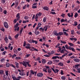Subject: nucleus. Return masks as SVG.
<instances>
[{"mask_svg": "<svg viewBox=\"0 0 80 80\" xmlns=\"http://www.w3.org/2000/svg\"><path fill=\"white\" fill-rule=\"evenodd\" d=\"M58 34L59 36H58L57 37V38L58 40H59L60 39V36H61V35H63V33L62 32H58Z\"/></svg>", "mask_w": 80, "mask_h": 80, "instance_id": "f257e3e1", "label": "nucleus"}, {"mask_svg": "<svg viewBox=\"0 0 80 80\" xmlns=\"http://www.w3.org/2000/svg\"><path fill=\"white\" fill-rule=\"evenodd\" d=\"M29 63H30V61H29L28 62L26 61V62H25V68L27 67V65H28V67H31V65H30Z\"/></svg>", "mask_w": 80, "mask_h": 80, "instance_id": "f03ea898", "label": "nucleus"}, {"mask_svg": "<svg viewBox=\"0 0 80 80\" xmlns=\"http://www.w3.org/2000/svg\"><path fill=\"white\" fill-rule=\"evenodd\" d=\"M4 25L5 28H8V24L7 22H5L4 23Z\"/></svg>", "mask_w": 80, "mask_h": 80, "instance_id": "7ed1b4c3", "label": "nucleus"}, {"mask_svg": "<svg viewBox=\"0 0 80 80\" xmlns=\"http://www.w3.org/2000/svg\"><path fill=\"white\" fill-rule=\"evenodd\" d=\"M80 64H77L75 65V66H74L73 68H76V69H78V67H80Z\"/></svg>", "mask_w": 80, "mask_h": 80, "instance_id": "20e7f679", "label": "nucleus"}, {"mask_svg": "<svg viewBox=\"0 0 80 80\" xmlns=\"http://www.w3.org/2000/svg\"><path fill=\"white\" fill-rule=\"evenodd\" d=\"M43 75V74L42 73H38L37 75V77H42Z\"/></svg>", "mask_w": 80, "mask_h": 80, "instance_id": "39448f33", "label": "nucleus"}, {"mask_svg": "<svg viewBox=\"0 0 80 80\" xmlns=\"http://www.w3.org/2000/svg\"><path fill=\"white\" fill-rule=\"evenodd\" d=\"M16 18H17V20H19L20 18V13H18L16 16Z\"/></svg>", "mask_w": 80, "mask_h": 80, "instance_id": "423d86ee", "label": "nucleus"}, {"mask_svg": "<svg viewBox=\"0 0 80 80\" xmlns=\"http://www.w3.org/2000/svg\"><path fill=\"white\" fill-rule=\"evenodd\" d=\"M71 14V15H70V13H68V16L69 17H73V13L72 12Z\"/></svg>", "mask_w": 80, "mask_h": 80, "instance_id": "0eeeda50", "label": "nucleus"}, {"mask_svg": "<svg viewBox=\"0 0 80 80\" xmlns=\"http://www.w3.org/2000/svg\"><path fill=\"white\" fill-rule=\"evenodd\" d=\"M4 40L6 42V43H8V39L7 36H5Z\"/></svg>", "mask_w": 80, "mask_h": 80, "instance_id": "6e6552de", "label": "nucleus"}, {"mask_svg": "<svg viewBox=\"0 0 80 80\" xmlns=\"http://www.w3.org/2000/svg\"><path fill=\"white\" fill-rule=\"evenodd\" d=\"M19 74L21 76H25V73L24 72H23V71H22L20 72H19Z\"/></svg>", "mask_w": 80, "mask_h": 80, "instance_id": "1a4fd4ad", "label": "nucleus"}, {"mask_svg": "<svg viewBox=\"0 0 80 80\" xmlns=\"http://www.w3.org/2000/svg\"><path fill=\"white\" fill-rule=\"evenodd\" d=\"M34 33L35 35H39V34H40V32H39L38 31H37V30L36 29L35 30Z\"/></svg>", "mask_w": 80, "mask_h": 80, "instance_id": "9d476101", "label": "nucleus"}, {"mask_svg": "<svg viewBox=\"0 0 80 80\" xmlns=\"http://www.w3.org/2000/svg\"><path fill=\"white\" fill-rule=\"evenodd\" d=\"M73 60L75 62H79L80 61V59L77 58H74Z\"/></svg>", "mask_w": 80, "mask_h": 80, "instance_id": "9b49d317", "label": "nucleus"}, {"mask_svg": "<svg viewBox=\"0 0 80 80\" xmlns=\"http://www.w3.org/2000/svg\"><path fill=\"white\" fill-rule=\"evenodd\" d=\"M38 30L40 31V32H44L45 29L44 28H43L42 27H41L39 28V29H38Z\"/></svg>", "mask_w": 80, "mask_h": 80, "instance_id": "f8f14e48", "label": "nucleus"}, {"mask_svg": "<svg viewBox=\"0 0 80 80\" xmlns=\"http://www.w3.org/2000/svg\"><path fill=\"white\" fill-rule=\"evenodd\" d=\"M3 80H7V77L6 75L5 74H3Z\"/></svg>", "mask_w": 80, "mask_h": 80, "instance_id": "ddd939ff", "label": "nucleus"}, {"mask_svg": "<svg viewBox=\"0 0 80 80\" xmlns=\"http://www.w3.org/2000/svg\"><path fill=\"white\" fill-rule=\"evenodd\" d=\"M62 48H63V49H62L64 50V51H65V52H67V53H69V52H68V51L66 50V49L65 48V46H63L62 47Z\"/></svg>", "mask_w": 80, "mask_h": 80, "instance_id": "4468645a", "label": "nucleus"}, {"mask_svg": "<svg viewBox=\"0 0 80 80\" xmlns=\"http://www.w3.org/2000/svg\"><path fill=\"white\" fill-rule=\"evenodd\" d=\"M30 50L32 51H37V52H38V49H36V48H34V47H32V49H30Z\"/></svg>", "mask_w": 80, "mask_h": 80, "instance_id": "2eb2a0df", "label": "nucleus"}, {"mask_svg": "<svg viewBox=\"0 0 80 80\" xmlns=\"http://www.w3.org/2000/svg\"><path fill=\"white\" fill-rule=\"evenodd\" d=\"M32 43H35V44H37L38 43V42L36 40H34L33 39H32Z\"/></svg>", "mask_w": 80, "mask_h": 80, "instance_id": "dca6fc26", "label": "nucleus"}, {"mask_svg": "<svg viewBox=\"0 0 80 80\" xmlns=\"http://www.w3.org/2000/svg\"><path fill=\"white\" fill-rule=\"evenodd\" d=\"M65 47L66 48V49H67L68 50V49H69L70 50V48H71V47L68 46L67 44H66L65 45Z\"/></svg>", "mask_w": 80, "mask_h": 80, "instance_id": "f3484780", "label": "nucleus"}, {"mask_svg": "<svg viewBox=\"0 0 80 80\" xmlns=\"http://www.w3.org/2000/svg\"><path fill=\"white\" fill-rule=\"evenodd\" d=\"M43 10H49V8L48 7H47V6H45L43 8Z\"/></svg>", "mask_w": 80, "mask_h": 80, "instance_id": "a211bd4d", "label": "nucleus"}, {"mask_svg": "<svg viewBox=\"0 0 80 80\" xmlns=\"http://www.w3.org/2000/svg\"><path fill=\"white\" fill-rule=\"evenodd\" d=\"M58 65L59 66H61V67H62L63 66V63L62 62H60L58 64Z\"/></svg>", "mask_w": 80, "mask_h": 80, "instance_id": "6ab92c4d", "label": "nucleus"}, {"mask_svg": "<svg viewBox=\"0 0 80 80\" xmlns=\"http://www.w3.org/2000/svg\"><path fill=\"white\" fill-rule=\"evenodd\" d=\"M26 62V61H23V62H20V63L21 64H22V65H23V66H24L25 67V63Z\"/></svg>", "mask_w": 80, "mask_h": 80, "instance_id": "aec40b11", "label": "nucleus"}, {"mask_svg": "<svg viewBox=\"0 0 80 80\" xmlns=\"http://www.w3.org/2000/svg\"><path fill=\"white\" fill-rule=\"evenodd\" d=\"M54 33L55 35V36H58V33H57V31H55L54 32Z\"/></svg>", "mask_w": 80, "mask_h": 80, "instance_id": "412c9836", "label": "nucleus"}, {"mask_svg": "<svg viewBox=\"0 0 80 80\" xmlns=\"http://www.w3.org/2000/svg\"><path fill=\"white\" fill-rule=\"evenodd\" d=\"M77 25H78V22L76 21L74 22V24H72L74 27H75V26H77Z\"/></svg>", "mask_w": 80, "mask_h": 80, "instance_id": "4be33fe9", "label": "nucleus"}, {"mask_svg": "<svg viewBox=\"0 0 80 80\" xmlns=\"http://www.w3.org/2000/svg\"><path fill=\"white\" fill-rule=\"evenodd\" d=\"M23 28H22L20 30L19 32L20 33V35H22V32H23Z\"/></svg>", "mask_w": 80, "mask_h": 80, "instance_id": "5701e85b", "label": "nucleus"}, {"mask_svg": "<svg viewBox=\"0 0 80 80\" xmlns=\"http://www.w3.org/2000/svg\"><path fill=\"white\" fill-rule=\"evenodd\" d=\"M48 73H52V70H51V69L50 68L48 69Z\"/></svg>", "mask_w": 80, "mask_h": 80, "instance_id": "b1692460", "label": "nucleus"}, {"mask_svg": "<svg viewBox=\"0 0 80 80\" xmlns=\"http://www.w3.org/2000/svg\"><path fill=\"white\" fill-rule=\"evenodd\" d=\"M69 50H72V52H75V49H74V48H73L72 47H71Z\"/></svg>", "mask_w": 80, "mask_h": 80, "instance_id": "393cba45", "label": "nucleus"}, {"mask_svg": "<svg viewBox=\"0 0 80 80\" xmlns=\"http://www.w3.org/2000/svg\"><path fill=\"white\" fill-rule=\"evenodd\" d=\"M6 67H10V63L8 62H6Z\"/></svg>", "mask_w": 80, "mask_h": 80, "instance_id": "a878e982", "label": "nucleus"}, {"mask_svg": "<svg viewBox=\"0 0 80 80\" xmlns=\"http://www.w3.org/2000/svg\"><path fill=\"white\" fill-rule=\"evenodd\" d=\"M53 61V62H56V63H58V62H60V61L59 60H57V59H56L55 60H54Z\"/></svg>", "mask_w": 80, "mask_h": 80, "instance_id": "bb28decb", "label": "nucleus"}, {"mask_svg": "<svg viewBox=\"0 0 80 80\" xmlns=\"http://www.w3.org/2000/svg\"><path fill=\"white\" fill-rule=\"evenodd\" d=\"M68 44L71 46V47H73L74 45V44H72V43L69 42L68 43Z\"/></svg>", "mask_w": 80, "mask_h": 80, "instance_id": "cd10ccee", "label": "nucleus"}, {"mask_svg": "<svg viewBox=\"0 0 80 80\" xmlns=\"http://www.w3.org/2000/svg\"><path fill=\"white\" fill-rule=\"evenodd\" d=\"M78 14L77 12L75 13L74 15V17L75 18H77V17H78Z\"/></svg>", "mask_w": 80, "mask_h": 80, "instance_id": "c85d7f7f", "label": "nucleus"}, {"mask_svg": "<svg viewBox=\"0 0 80 80\" xmlns=\"http://www.w3.org/2000/svg\"><path fill=\"white\" fill-rule=\"evenodd\" d=\"M47 20V17H45L44 18H43V22L45 23V22H46V20Z\"/></svg>", "mask_w": 80, "mask_h": 80, "instance_id": "c756f323", "label": "nucleus"}, {"mask_svg": "<svg viewBox=\"0 0 80 80\" xmlns=\"http://www.w3.org/2000/svg\"><path fill=\"white\" fill-rule=\"evenodd\" d=\"M61 79L62 80H65L66 79V77L65 76H63L62 77H61Z\"/></svg>", "mask_w": 80, "mask_h": 80, "instance_id": "7c9ffc66", "label": "nucleus"}, {"mask_svg": "<svg viewBox=\"0 0 80 80\" xmlns=\"http://www.w3.org/2000/svg\"><path fill=\"white\" fill-rule=\"evenodd\" d=\"M35 71H34L32 70H31L30 71V72H31V74H33V75H34V74H35Z\"/></svg>", "mask_w": 80, "mask_h": 80, "instance_id": "2f4dec72", "label": "nucleus"}, {"mask_svg": "<svg viewBox=\"0 0 80 80\" xmlns=\"http://www.w3.org/2000/svg\"><path fill=\"white\" fill-rule=\"evenodd\" d=\"M42 62L43 63H46V60L45 59H42Z\"/></svg>", "mask_w": 80, "mask_h": 80, "instance_id": "473e14b6", "label": "nucleus"}, {"mask_svg": "<svg viewBox=\"0 0 80 80\" xmlns=\"http://www.w3.org/2000/svg\"><path fill=\"white\" fill-rule=\"evenodd\" d=\"M12 78H13L14 80H16L17 78L15 77V76H13V75H12Z\"/></svg>", "mask_w": 80, "mask_h": 80, "instance_id": "72a5a7b5", "label": "nucleus"}, {"mask_svg": "<svg viewBox=\"0 0 80 80\" xmlns=\"http://www.w3.org/2000/svg\"><path fill=\"white\" fill-rule=\"evenodd\" d=\"M19 36V34H17L15 36V38H18V36Z\"/></svg>", "mask_w": 80, "mask_h": 80, "instance_id": "f704fd0d", "label": "nucleus"}, {"mask_svg": "<svg viewBox=\"0 0 80 80\" xmlns=\"http://www.w3.org/2000/svg\"><path fill=\"white\" fill-rule=\"evenodd\" d=\"M26 48H27L28 49H30L31 48V47L30 46H26L25 47Z\"/></svg>", "mask_w": 80, "mask_h": 80, "instance_id": "c9c22d12", "label": "nucleus"}, {"mask_svg": "<svg viewBox=\"0 0 80 80\" xmlns=\"http://www.w3.org/2000/svg\"><path fill=\"white\" fill-rule=\"evenodd\" d=\"M61 17H62L63 18H65V14L64 13H62L61 15Z\"/></svg>", "mask_w": 80, "mask_h": 80, "instance_id": "e433bc0d", "label": "nucleus"}, {"mask_svg": "<svg viewBox=\"0 0 80 80\" xmlns=\"http://www.w3.org/2000/svg\"><path fill=\"white\" fill-rule=\"evenodd\" d=\"M6 53H7V51H5L2 52V55H5V54Z\"/></svg>", "mask_w": 80, "mask_h": 80, "instance_id": "4c0bfd02", "label": "nucleus"}, {"mask_svg": "<svg viewBox=\"0 0 80 80\" xmlns=\"http://www.w3.org/2000/svg\"><path fill=\"white\" fill-rule=\"evenodd\" d=\"M51 68L52 70V71L54 72L55 73H57V72L55 70V69H54L53 68Z\"/></svg>", "mask_w": 80, "mask_h": 80, "instance_id": "58836bf2", "label": "nucleus"}, {"mask_svg": "<svg viewBox=\"0 0 80 80\" xmlns=\"http://www.w3.org/2000/svg\"><path fill=\"white\" fill-rule=\"evenodd\" d=\"M60 53H64L65 52L64 51V50L62 49L60 52Z\"/></svg>", "mask_w": 80, "mask_h": 80, "instance_id": "ea45409f", "label": "nucleus"}, {"mask_svg": "<svg viewBox=\"0 0 80 80\" xmlns=\"http://www.w3.org/2000/svg\"><path fill=\"white\" fill-rule=\"evenodd\" d=\"M38 16L37 14H36L35 16V19H38Z\"/></svg>", "mask_w": 80, "mask_h": 80, "instance_id": "a19ab883", "label": "nucleus"}, {"mask_svg": "<svg viewBox=\"0 0 80 80\" xmlns=\"http://www.w3.org/2000/svg\"><path fill=\"white\" fill-rule=\"evenodd\" d=\"M19 25V24L18 23H17L14 26V27L15 28H17L18 27V26Z\"/></svg>", "mask_w": 80, "mask_h": 80, "instance_id": "79ce46f5", "label": "nucleus"}, {"mask_svg": "<svg viewBox=\"0 0 80 80\" xmlns=\"http://www.w3.org/2000/svg\"><path fill=\"white\" fill-rule=\"evenodd\" d=\"M47 69L46 68H44L43 71H44V72H46V73H47Z\"/></svg>", "mask_w": 80, "mask_h": 80, "instance_id": "37998d69", "label": "nucleus"}, {"mask_svg": "<svg viewBox=\"0 0 80 80\" xmlns=\"http://www.w3.org/2000/svg\"><path fill=\"white\" fill-rule=\"evenodd\" d=\"M38 16H41L42 15V13L41 12H39L38 13H37Z\"/></svg>", "mask_w": 80, "mask_h": 80, "instance_id": "c03bdc74", "label": "nucleus"}, {"mask_svg": "<svg viewBox=\"0 0 80 80\" xmlns=\"http://www.w3.org/2000/svg\"><path fill=\"white\" fill-rule=\"evenodd\" d=\"M52 63V61H50L48 62V65H51Z\"/></svg>", "mask_w": 80, "mask_h": 80, "instance_id": "a18cd8bd", "label": "nucleus"}, {"mask_svg": "<svg viewBox=\"0 0 80 80\" xmlns=\"http://www.w3.org/2000/svg\"><path fill=\"white\" fill-rule=\"evenodd\" d=\"M17 21H18V20H17V19H14V21H13L14 23H17Z\"/></svg>", "mask_w": 80, "mask_h": 80, "instance_id": "49530a36", "label": "nucleus"}, {"mask_svg": "<svg viewBox=\"0 0 80 80\" xmlns=\"http://www.w3.org/2000/svg\"><path fill=\"white\" fill-rule=\"evenodd\" d=\"M38 27H40L42 26V24L40 22H38Z\"/></svg>", "mask_w": 80, "mask_h": 80, "instance_id": "de8ad7c7", "label": "nucleus"}, {"mask_svg": "<svg viewBox=\"0 0 80 80\" xmlns=\"http://www.w3.org/2000/svg\"><path fill=\"white\" fill-rule=\"evenodd\" d=\"M5 59L4 58H2L1 60V62H5Z\"/></svg>", "mask_w": 80, "mask_h": 80, "instance_id": "09e8293b", "label": "nucleus"}, {"mask_svg": "<svg viewBox=\"0 0 80 80\" xmlns=\"http://www.w3.org/2000/svg\"><path fill=\"white\" fill-rule=\"evenodd\" d=\"M28 42H29V43H32V39L29 40H28Z\"/></svg>", "mask_w": 80, "mask_h": 80, "instance_id": "8fccbe9b", "label": "nucleus"}, {"mask_svg": "<svg viewBox=\"0 0 80 80\" xmlns=\"http://www.w3.org/2000/svg\"><path fill=\"white\" fill-rule=\"evenodd\" d=\"M63 33H64V35H66V36H68V34L66 32H64Z\"/></svg>", "mask_w": 80, "mask_h": 80, "instance_id": "3c124183", "label": "nucleus"}, {"mask_svg": "<svg viewBox=\"0 0 80 80\" xmlns=\"http://www.w3.org/2000/svg\"><path fill=\"white\" fill-rule=\"evenodd\" d=\"M6 75L7 76H8V71H6Z\"/></svg>", "mask_w": 80, "mask_h": 80, "instance_id": "603ef678", "label": "nucleus"}, {"mask_svg": "<svg viewBox=\"0 0 80 80\" xmlns=\"http://www.w3.org/2000/svg\"><path fill=\"white\" fill-rule=\"evenodd\" d=\"M19 65V64L18 63V62H16V66H17V68H18V65Z\"/></svg>", "mask_w": 80, "mask_h": 80, "instance_id": "864d4df0", "label": "nucleus"}, {"mask_svg": "<svg viewBox=\"0 0 80 80\" xmlns=\"http://www.w3.org/2000/svg\"><path fill=\"white\" fill-rule=\"evenodd\" d=\"M18 2H17L16 3L15 8H16V7H17V6H18Z\"/></svg>", "mask_w": 80, "mask_h": 80, "instance_id": "5fc2aeb1", "label": "nucleus"}, {"mask_svg": "<svg viewBox=\"0 0 80 80\" xmlns=\"http://www.w3.org/2000/svg\"><path fill=\"white\" fill-rule=\"evenodd\" d=\"M24 19L25 20H28V17L27 16H25L24 17Z\"/></svg>", "mask_w": 80, "mask_h": 80, "instance_id": "6e6d98bb", "label": "nucleus"}, {"mask_svg": "<svg viewBox=\"0 0 80 80\" xmlns=\"http://www.w3.org/2000/svg\"><path fill=\"white\" fill-rule=\"evenodd\" d=\"M7 10H4L3 13H4V14L5 15L6 14H7Z\"/></svg>", "mask_w": 80, "mask_h": 80, "instance_id": "4d7b16f0", "label": "nucleus"}, {"mask_svg": "<svg viewBox=\"0 0 80 80\" xmlns=\"http://www.w3.org/2000/svg\"><path fill=\"white\" fill-rule=\"evenodd\" d=\"M61 43H63L64 44H65L66 43V42L65 41H63L62 40H60Z\"/></svg>", "mask_w": 80, "mask_h": 80, "instance_id": "13d9d810", "label": "nucleus"}, {"mask_svg": "<svg viewBox=\"0 0 80 80\" xmlns=\"http://www.w3.org/2000/svg\"><path fill=\"white\" fill-rule=\"evenodd\" d=\"M50 13H52V15H55L56 13L55 12H50Z\"/></svg>", "mask_w": 80, "mask_h": 80, "instance_id": "bf43d9fd", "label": "nucleus"}, {"mask_svg": "<svg viewBox=\"0 0 80 80\" xmlns=\"http://www.w3.org/2000/svg\"><path fill=\"white\" fill-rule=\"evenodd\" d=\"M71 34L72 35H74V30H72L71 31Z\"/></svg>", "mask_w": 80, "mask_h": 80, "instance_id": "052dcab7", "label": "nucleus"}, {"mask_svg": "<svg viewBox=\"0 0 80 80\" xmlns=\"http://www.w3.org/2000/svg\"><path fill=\"white\" fill-rule=\"evenodd\" d=\"M66 21L64 20L63 19H62L61 20V22H65Z\"/></svg>", "mask_w": 80, "mask_h": 80, "instance_id": "680f3d73", "label": "nucleus"}, {"mask_svg": "<svg viewBox=\"0 0 80 80\" xmlns=\"http://www.w3.org/2000/svg\"><path fill=\"white\" fill-rule=\"evenodd\" d=\"M55 71L56 72V73H58V72H59V70L58 69H56Z\"/></svg>", "mask_w": 80, "mask_h": 80, "instance_id": "e2e57ef3", "label": "nucleus"}, {"mask_svg": "<svg viewBox=\"0 0 80 80\" xmlns=\"http://www.w3.org/2000/svg\"><path fill=\"white\" fill-rule=\"evenodd\" d=\"M26 7H27V4H26L23 7V9H25L26 8Z\"/></svg>", "mask_w": 80, "mask_h": 80, "instance_id": "0e129e2a", "label": "nucleus"}, {"mask_svg": "<svg viewBox=\"0 0 80 80\" xmlns=\"http://www.w3.org/2000/svg\"><path fill=\"white\" fill-rule=\"evenodd\" d=\"M2 31V32H5V28H2L1 29Z\"/></svg>", "mask_w": 80, "mask_h": 80, "instance_id": "69168bd1", "label": "nucleus"}, {"mask_svg": "<svg viewBox=\"0 0 80 80\" xmlns=\"http://www.w3.org/2000/svg\"><path fill=\"white\" fill-rule=\"evenodd\" d=\"M77 70L78 71V72L80 73V68H78V69H77Z\"/></svg>", "mask_w": 80, "mask_h": 80, "instance_id": "338daca9", "label": "nucleus"}, {"mask_svg": "<svg viewBox=\"0 0 80 80\" xmlns=\"http://www.w3.org/2000/svg\"><path fill=\"white\" fill-rule=\"evenodd\" d=\"M78 30H80V24H79L78 26Z\"/></svg>", "mask_w": 80, "mask_h": 80, "instance_id": "774afa93", "label": "nucleus"}]
</instances>
